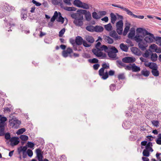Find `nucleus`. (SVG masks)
<instances>
[{"label":"nucleus","mask_w":161,"mask_h":161,"mask_svg":"<svg viewBox=\"0 0 161 161\" xmlns=\"http://www.w3.org/2000/svg\"><path fill=\"white\" fill-rule=\"evenodd\" d=\"M70 16L72 19H74V24L76 26H81L83 25V16L80 14L73 13L70 14Z\"/></svg>","instance_id":"nucleus-1"},{"label":"nucleus","mask_w":161,"mask_h":161,"mask_svg":"<svg viewBox=\"0 0 161 161\" xmlns=\"http://www.w3.org/2000/svg\"><path fill=\"white\" fill-rule=\"evenodd\" d=\"M103 47L104 51L108 53L109 57L113 59H115L117 56L116 53H118V51L115 47L112 46L111 47H108L104 45H103Z\"/></svg>","instance_id":"nucleus-2"},{"label":"nucleus","mask_w":161,"mask_h":161,"mask_svg":"<svg viewBox=\"0 0 161 161\" xmlns=\"http://www.w3.org/2000/svg\"><path fill=\"white\" fill-rule=\"evenodd\" d=\"M102 67L99 70V75L102 76V78L103 80H106L108 77V73L107 71H106L104 73L105 69H108L109 68V65L108 64H107L105 63L102 65Z\"/></svg>","instance_id":"nucleus-3"},{"label":"nucleus","mask_w":161,"mask_h":161,"mask_svg":"<svg viewBox=\"0 0 161 161\" xmlns=\"http://www.w3.org/2000/svg\"><path fill=\"white\" fill-rule=\"evenodd\" d=\"M143 35L144 36H146L144 38L145 41L147 43H152L154 42L155 36L153 34L148 32L146 30L144 31Z\"/></svg>","instance_id":"nucleus-4"},{"label":"nucleus","mask_w":161,"mask_h":161,"mask_svg":"<svg viewBox=\"0 0 161 161\" xmlns=\"http://www.w3.org/2000/svg\"><path fill=\"white\" fill-rule=\"evenodd\" d=\"M116 64L118 67L120 68H121L122 67H124L125 69L127 70H132V66L126 65V64L123 63L120 60H117L116 61Z\"/></svg>","instance_id":"nucleus-5"},{"label":"nucleus","mask_w":161,"mask_h":161,"mask_svg":"<svg viewBox=\"0 0 161 161\" xmlns=\"http://www.w3.org/2000/svg\"><path fill=\"white\" fill-rule=\"evenodd\" d=\"M123 23L122 20H120L117 22L116 24V31L119 35L122 33Z\"/></svg>","instance_id":"nucleus-6"},{"label":"nucleus","mask_w":161,"mask_h":161,"mask_svg":"<svg viewBox=\"0 0 161 161\" xmlns=\"http://www.w3.org/2000/svg\"><path fill=\"white\" fill-rule=\"evenodd\" d=\"M73 52V50L70 47H68L66 50H64L62 52V55L64 58H66L69 56L70 58L72 57L71 54Z\"/></svg>","instance_id":"nucleus-7"},{"label":"nucleus","mask_w":161,"mask_h":161,"mask_svg":"<svg viewBox=\"0 0 161 161\" xmlns=\"http://www.w3.org/2000/svg\"><path fill=\"white\" fill-rule=\"evenodd\" d=\"M9 122L10 125L12 128H17L21 124V122L18 120H15L13 119L9 120Z\"/></svg>","instance_id":"nucleus-8"},{"label":"nucleus","mask_w":161,"mask_h":161,"mask_svg":"<svg viewBox=\"0 0 161 161\" xmlns=\"http://www.w3.org/2000/svg\"><path fill=\"white\" fill-rule=\"evenodd\" d=\"M103 47V45L102 46L101 49H92V52L97 57H101L103 55V53L101 52V51L104 50Z\"/></svg>","instance_id":"nucleus-9"},{"label":"nucleus","mask_w":161,"mask_h":161,"mask_svg":"<svg viewBox=\"0 0 161 161\" xmlns=\"http://www.w3.org/2000/svg\"><path fill=\"white\" fill-rule=\"evenodd\" d=\"M138 46L139 48L142 50L144 51L146 49V48L148 46V45L147 42L143 40V41L138 43Z\"/></svg>","instance_id":"nucleus-10"},{"label":"nucleus","mask_w":161,"mask_h":161,"mask_svg":"<svg viewBox=\"0 0 161 161\" xmlns=\"http://www.w3.org/2000/svg\"><path fill=\"white\" fill-rule=\"evenodd\" d=\"M135 60L136 59L134 58L126 57L122 58V62L123 63H132L134 62Z\"/></svg>","instance_id":"nucleus-11"},{"label":"nucleus","mask_w":161,"mask_h":161,"mask_svg":"<svg viewBox=\"0 0 161 161\" xmlns=\"http://www.w3.org/2000/svg\"><path fill=\"white\" fill-rule=\"evenodd\" d=\"M36 152L38 160L39 161H49L46 159L43 161L42 160V155L41 153V150L40 148H38L36 150Z\"/></svg>","instance_id":"nucleus-12"},{"label":"nucleus","mask_w":161,"mask_h":161,"mask_svg":"<svg viewBox=\"0 0 161 161\" xmlns=\"http://www.w3.org/2000/svg\"><path fill=\"white\" fill-rule=\"evenodd\" d=\"M10 144L12 146L18 145L19 142V138L18 137H14L10 139Z\"/></svg>","instance_id":"nucleus-13"},{"label":"nucleus","mask_w":161,"mask_h":161,"mask_svg":"<svg viewBox=\"0 0 161 161\" xmlns=\"http://www.w3.org/2000/svg\"><path fill=\"white\" fill-rule=\"evenodd\" d=\"M109 35L113 38L115 40H116L120 39V36H119L116 31L113 30L110 32L109 33Z\"/></svg>","instance_id":"nucleus-14"},{"label":"nucleus","mask_w":161,"mask_h":161,"mask_svg":"<svg viewBox=\"0 0 161 161\" xmlns=\"http://www.w3.org/2000/svg\"><path fill=\"white\" fill-rule=\"evenodd\" d=\"M13 8V7H10L7 3L4 4L3 7V9L5 12H10Z\"/></svg>","instance_id":"nucleus-15"},{"label":"nucleus","mask_w":161,"mask_h":161,"mask_svg":"<svg viewBox=\"0 0 161 161\" xmlns=\"http://www.w3.org/2000/svg\"><path fill=\"white\" fill-rule=\"evenodd\" d=\"M127 14L129 15L132 16L135 18H138L140 19H143L144 18L143 15H136L133 14L132 12L128 9Z\"/></svg>","instance_id":"nucleus-16"},{"label":"nucleus","mask_w":161,"mask_h":161,"mask_svg":"<svg viewBox=\"0 0 161 161\" xmlns=\"http://www.w3.org/2000/svg\"><path fill=\"white\" fill-rule=\"evenodd\" d=\"M103 39L106 42L109 44H111L114 42L113 39L109 36H104Z\"/></svg>","instance_id":"nucleus-17"},{"label":"nucleus","mask_w":161,"mask_h":161,"mask_svg":"<svg viewBox=\"0 0 161 161\" xmlns=\"http://www.w3.org/2000/svg\"><path fill=\"white\" fill-rule=\"evenodd\" d=\"M83 41V38L80 36H77L75 38V42L76 45H80L82 44Z\"/></svg>","instance_id":"nucleus-18"},{"label":"nucleus","mask_w":161,"mask_h":161,"mask_svg":"<svg viewBox=\"0 0 161 161\" xmlns=\"http://www.w3.org/2000/svg\"><path fill=\"white\" fill-rule=\"evenodd\" d=\"M131 50L132 52L136 55L139 56L141 54L140 51L136 47H133L131 48Z\"/></svg>","instance_id":"nucleus-19"},{"label":"nucleus","mask_w":161,"mask_h":161,"mask_svg":"<svg viewBox=\"0 0 161 161\" xmlns=\"http://www.w3.org/2000/svg\"><path fill=\"white\" fill-rule=\"evenodd\" d=\"M27 11L26 9H22L21 16L22 19H23L24 20H25L26 19L27 16Z\"/></svg>","instance_id":"nucleus-20"},{"label":"nucleus","mask_w":161,"mask_h":161,"mask_svg":"<svg viewBox=\"0 0 161 161\" xmlns=\"http://www.w3.org/2000/svg\"><path fill=\"white\" fill-rule=\"evenodd\" d=\"M152 53V52L150 49L147 50L145 53L142 54V56L146 58H148L150 55H151Z\"/></svg>","instance_id":"nucleus-21"},{"label":"nucleus","mask_w":161,"mask_h":161,"mask_svg":"<svg viewBox=\"0 0 161 161\" xmlns=\"http://www.w3.org/2000/svg\"><path fill=\"white\" fill-rule=\"evenodd\" d=\"M85 39L87 41L90 43H93L94 41V38L91 36L89 35L86 36L85 37Z\"/></svg>","instance_id":"nucleus-22"},{"label":"nucleus","mask_w":161,"mask_h":161,"mask_svg":"<svg viewBox=\"0 0 161 161\" xmlns=\"http://www.w3.org/2000/svg\"><path fill=\"white\" fill-rule=\"evenodd\" d=\"M27 145L22 147L20 146L18 148V151L19 154H20L22 152H26L27 149Z\"/></svg>","instance_id":"nucleus-23"},{"label":"nucleus","mask_w":161,"mask_h":161,"mask_svg":"<svg viewBox=\"0 0 161 161\" xmlns=\"http://www.w3.org/2000/svg\"><path fill=\"white\" fill-rule=\"evenodd\" d=\"M7 120V119L6 117H1L0 119V127H2L4 126V123Z\"/></svg>","instance_id":"nucleus-24"},{"label":"nucleus","mask_w":161,"mask_h":161,"mask_svg":"<svg viewBox=\"0 0 161 161\" xmlns=\"http://www.w3.org/2000/svg\"><path fill=\"white\" fill-rule=\"evenodd\" d=\"M85 17L86 21H90L92 19L91 15L90 12L87 11V13L85 14Z\"/></svg>","instance_id":"nucleus-25"},{"label":"nucleus","mask_w":161,"mask_h":161,"mask_svg":"<svg viewBox=\"0 0 161 161\" xmlns=\"http://www.w3.org/2000/svg\"><path fill=\"white\" fill-rule=\"evenodd\" d=\"M103 28L100 26H96L94 27V31L97 32H101L103 31Z\"/></svg>","instance_id":"nucleus-26"},{"label":"nucleus","mask_w":161,"mask_h":161,"mask_svg":"<svg viewBox=\"0 0 161 161\" xmlns=\"http://www.w3.org/2000/svg\"><path fill=\"white\" fill-rule=\"evenodd\" d=\"M130 26V24H128L127 25H125L123 32V35L124 36H125L128 31H129Z\"/></svg>","instance_id":"nucleus-27"},{"label":"nucleus","mask_w":161,"mask_h":161,"mask_svg":"<svg viewBox=\"0 0 161 161\" xmlns=\"http://www.w3.org/2000/svg\"><path fill=\"white\" fill-rule=\"evenodd\" d=\"M110 16L111 19V22L113 24H114L117 19V17L116 16L112 13H110Z\"/></svg>","instance_id":"nucleus-28"},{"label":"nucleus","mask_w":161,"mask_h":161,"mask_svg":"<svg viewBox=\"0 0 161 161\" xmlns=\"http://www.w3.org/2000/svg\"><path fill=\"white\" fill-rule=\"evenodd\" d=\"M121 50L125 52H127L128 49V47L124 43H121L119 46Z\"/></svg>","instance_id":"nucleus-29"},{"label":"nucleus","mask_w":161,"mask_h":161,"mask_svg":"<svg viewBox=\"0 0 161 161\" xmlns=\"http://www.w3.org/2000/svg\"><path fill=\"white\" fill-rule=\"evenodd\" d=\"M142 75L145 77H148L149 76L150 72L146 69H144L141 71Z\"/></svg>","instance_id":"nucleus-30"},{"label":"nucleus","mask_w":161,"mask_h":161,"mask_svg":"<svg viewBox=\"0 0 161 161\" xmlns=\"http://www.w3.org/2000/svg\"><path fill=\"white\" fill-rule=\"evenodd\" d=\"M132 70L135 72H139L140 70V68L139 67L136 66L135 64L132 65Z\"/></svg>","instance_id":"nucleus-31"},{"label":"nucleus","mask_w":161,"mask_h":161,"mask_svg":"<svg viewBox=\"0 0 161 161\" xmlns=\"http://www.w3.org/2000/svg\"><path fill=\"white\" fill-rule=\"evenodd\" d=\"M58 19L57 21L58 22H61L62 24L64 23V18L62 16V14L61 13L58 12Z\"/></svg>","instance_id":"nucleus-32"},{"label":"nucleus","mask_w":161,"mask_h":161,"mask_svg":"<svg viewBox=\"0 0 161 161\" xmlns=\"http://www.w3.org/2000/svg\"><path fill=\"white\" fill-rule=\"evenodd\" d=\"M154 42H156V43L159 46H161V37L159 36L155 37Z\"/></svg>","instance_id":"nucleus-33"},{"label":"nucleus","mask_w":161,"mask_h":161,"mask_svg":"<svg viewBox=\"0 0 161 161\" xmlns=\"http://www.w3.org/2000/svg\"><path fill=\"white\" fill-rule=\"evenodd\" d=\"M104 27L105 29L108 31H110L112 30V26L110 23L104 25Z\"/></svg>","instance_id":"nucleus-34"},{"label":"nucleus","mask_w":161,"mask_h":161,"mask_svg":"<svg viewBox=\"0 0 161 161\" xmlns=\"http://www.w3.org/2000/svg\"><path fill=\"white\" fill-rule=\"evenodd\" d=\"M151 56V59L152 61L155 62L157 60L158 56L156 53H152Z\"/></svg>","instance_id":"nucleus-35"},{"label":"nucleus","mask_w":161,"mask_h":161,"mask_svg":"<svg viewBox=\"0 0 161 161\" xmlns=\"http://www.w3.org/2000/svg\"><path fill=\"white\" fill-rule=\"evenodd\" d=\"M151 72L153 75L155 76H158L159 75V73L158 70V68L153 69L151 71Z\"/></svg>","instance_id":"nucleus-36"},{"label":"nucleus","mask_w":161,"mask_h":161,"mask_svg":"<svg viewBox=\"0 0 161 161\" xmlns=\"http://www.w3.org/2000/svg\"><path fill=\"white\" fill-rule=\"evenodd\" d=\"M112 6L114 7H117V8H120L121 9H122L123 10L126 12V13H127V12L128 10V8H124L123 7L121 6H120V5H119L113 4L112 5Z\"/></svg>","instance_id":"nucleus-37"},{"label":"nucleus","mask_w":161,"mask_h":161,"mask_svg":"<svg viewBox=\"0 0 161 161\" xmlns=\"http://www.w3.org/2000/svg\"><path fill=\"white\" fill-rule=\"evenodd\" d=\"M58 17V13L57 11H55L53 16L51 18V22L54 21Z\"/></svg>","instance_id":"nucleus-38"},{"label":"nucleus","mask_w":161,"mask_h":161,"mask_svg":"<svg viewBox=\"0 0 161 161\" xmlns=\"http://www.w3.org/2000/svg\"><path fill=\"white\" fill-rule=\"evenodd\" d=\"M143 37L142 36H136L135 37V39L136 42H140L143 41Z\"/></svg>","instance_id":"nucleus-39"},{"label":"nucleus","mask_w":161,"mask_h":161,"mask_svg":"<svg viewBox=\"0 0 161 161\" xmlns=\"http://www.w3.org/2000/svg\"><path fill=\"white\" fill-rule=\"evenodd\" d=\"M129 122L125 121L122 125V126L125 129H128L130 127V124Z\"/></svg>","instance_id":"nucleus-40"},{"label":"nucleus","mask_w":161,"mask_h":161,"mask_svg":"<svg viewBox=\"0 0 161 161\" xmlns=\"http://www.w3.org/2000/svg\"><path fill=\"white\" fill-rule=\"evenodd\" d=\"M82 2L80 0H75L74 4L77 7H80Z\"/></svg>","instance_id":"nucleus-41"},{"label":"nucleus","mask_w":161,"mask_h":161,"mask_svg":"<svg viewBox=\"0 0 161 161\" xmlns=\"http://www.w3.org/2000/svg\"><path fill=\"white\" fill-rule=\"evenodd\" d=\"M64 8L65 10L69 11H75L76 10V8L74 7H68L66 6Z\"/></svg>","instance_id":"nucleus-42"},{"label":"nucleus","mask_w":161,"mask_h":161,"mask_svg":"<svg viewBox=\"0 0 161 161\" xmlns=\"http://www.w3.org/2000/svg\"><path fill=\"white\" fill-rule=\"evenodd\" d=\"M86 29L89 31L93 32L94 31V26L92 25L87 26L86 27Z\"/></svg>","instance_id":"nucleus-43"},{"label":"nucleus","mask_w":161,"mask_h":161,"mask_svg":"<svg viewBox=\"0 0 161 161\" xmlns=\"http://www.w3.org/2000/svg\"><path fill=\"white\" fill-rule=\"evenodd\" d=\"M149 68L152 70L156 68H158L157 64L153 62L151 63V64L150 65Z\"/></svg>","instance_id":"nucleus-44"},{"label":"nucleus","mask_w":161,"mask_h":161,"mask_svg":"<svg viewBox=\"0 0 161 161\" xmlns=\"http://www.w3.org/2000/svg\"><path fill=\"white\" fill-rule=\"evenodd\" d=\"M80 8H81L86 9H87L89 8V7L88 4L82 2V4H81Z\"/></svg>","instance_id":"nucleus-45"},{"label":"nucleus","mask_w":161,"mask_h":161,"mask_svg":"<svg viewBox=\"0 0 161 161\" xmlns=\"http://www.w3.org/2000/svg\"><path fill=\"white\" fill-rule=\"evenodd\" d=\"M135 34V30H131L129 33L128 36L129 38L133 37Z\"/></svg>","instance_id":"nucleus-46"},{"label":"nucleus","mask_w":161,"mask_h":161,"mask_svg":"<svg viewBox=\"0 0 161 161\" xmlns=\"http://www.w3.org/2000/svg\"><path fill=\"white\" fill-rule=\"evenodd\" d=\"M92 16L93 18L95 19H98L100 18V16L98 15L96 12H93L92 13Z\"/></svg>","instance_id":"nucleus-47"},{"label":"nucleus","mask_w":161,"mask_h":161,"mask_svg":"<svg viewBox=\"0 0 161 161\" xmlns=\"http://www.w3.org/2000/svg\"><path fill=\"white\" fill-rule=\"evenodd\" d=\"M142 154L143 155V156L148 157L149 155V152L148 151V150L145 149H144L143 151Z\"/></svg>","instance_id":"nucleus-48"},{"label":"nucleus","mask_w":161,"mask_h":161,"mask_svg":"<svg viewBox=\"0 0 161 161\" xmlns=\"http://www.w3.org/2000/svg\"><path fill=\"white\" fill-rule=\"evenodd\" d=\"M25 130L26 129L25 128H22L18 130L16 133L17 135H20L23 133Z\"/></svg>","instance_id":"nucleus-49"},{"label":"nucleus","mask_w":161,"mask_h":161,"mask_svg":"<svg viewBox=\"0 0 161 161\" xmlns=\"http://www.w3.org/2000/svg\"><path fill=\"white\" fill-rule=\"evenodd\" d=\"M19 138L20 139L23 141H26L28 140V136L25 135H21Z\"/></svg>","instance_id":"nucleus-50"},{"label":"nucleus","mask_w":161,"mask_h":161,"mask_svg":"<svg viewBox=\"0 0 161 161\" xmlns=\"http://www.w3.org/2000/svg\"><path fill=\"white\" fill-rule=\"evenodd\" d=\"M157 46L154 44H153L150 46V48L153 51V52H155V51L157 50Z\"/></svg>","instance_id":"nucleus-51"},{"label":"nucleus","mask_w":161,"mask_h":161,"mask_svg":"<svg viewBox=\"0 0 161 161\" xmlns=\"http://www.w3.org/2000/svg\"><path fill=\"white\" fill-rule=\"evenodd\" d=\"M87 11L85 10H82V9H78L77 11V14H81L85 15L86 13H87Z\"/></svg>","instance_id":"nucleus-52"},{"label":"nucleus","mask_w":161,"mask_h":161,"mask_svg":"<svg viewBox=\"0 0 161 161\" xmlns=\"http://www.w3.org/2000/svg\"><path fill=\"white\" fill-rule=\"evenodd\" d=\"M152 124L156 127L159 126V122L158 120H152L151 121Z\"/></svg>","instance_id":"nucleus-53"},{"label":"nucleus","mask_w":161,"mask_h":161,"mask_svg":"<svg viewBox=\"0 0 161 161\" xmlns=\"http://www.w3.org/2000/svg\"><path fill=\"white\" fill-rule=\"evenodd\" d=\"M4 126L2 127H0V136H3L4 135Z\"/></svg>","instance_id":"nucleus-54"},{"label":"nucleus","mask_w":161,"mask_h":161,"mask_svg":"<svg viewBox=\"0 0 161 161\" xmlns=\"http://www.w3.org/2000/svg\"><path fill=\"white\" fill-rule=\"evenodd\" d=\"M88 61L89 62L91 63H97L98 62V60L96 58L89 59Z\"/></svg>","instance_id":"nucleus-55"},{"label":"nucleus","mask_w":161,"mask_h":161,"mask_svg":"<svg viewBox=\"0 0 161 161\" xmlns=\"http://www.w3.org/2000/svg\"><path fill=\"white\" fill-rule=\"evenodd\" d=\"M27 145L28 147L32 148L34 146L35 144L33 142H28L27 143Z\"/></svg>","instance_id":"nucleus-56"},{"label":"nucleus","mask_w":161,"mask_h":161,"mask_svg":"<svg viewBox=\"0 0 161 161\" xmlns=\"http://www.w3.org/2000/svg\"><path fill=\"white\" fill-rule=\"evenodd\" d=\"M118 78L119 80H124L125 78L124 73H121L118 75Z\"/></svg>","instance_id":"nucleus-57"},{"label":"nucleus","mask_w":161,"mask_h":161,"mask_svg":"<svg viewBox=\"0 0 161 161\" xmlns=\"http://www.w3.org/2000/svg\"><path fill=\"white\" fill-rule=\"evenodd\" d=\"M65 31V29L64 28L62 29L59 33V36L62 37Z\"/></svg>","instance_id":"nucleus-58"},{"label":"nucleus","mask_w":161,"mask_h":161,"mask_svg":"<svg viewBox=\"0 0 161 161\" xmlns=\"http://www.w3.org/2000/svg\"><path fill=\"white\" fill-rule=\"evenodd\" d=\"M152 146V143L151 142H148L147 144L146 145V149L148 150Z\"/></svg>","instance_id":"nucleus-59"},{"label":"nucleus","mask_w":161,"mask_h":161,"mask_svg":"<svg viewBox=\"0 0 161 161\" xmlns=\"http://www.w3.org/2000/svg\"><path fill=\"white\" fill-rule=\"evenodd\" d=\"M27 154L28 156L30 157H31L32 156L33 153L32 151L30 149H28L27 151Z\"/></svg>","instance_id":"nucleus-60"},{"label":"nucleus","mask_w":161,"mask_h":161,"mask_svg":"<svg viewBox=\"0 0 161 161\" xmlns=\"http://www.w3.org/2000/svg\"><path fill=\"white\" fill-rule=\"evenodd\" d=\"M32 2L36 6H40L42 5L41 3H40L37 2L35 0H32Z\"/></svg>","instance_id":"nucleus-61"},{"label":"nucleus","mask_w":161,"mask_h":161,"mask_svg":"<svg viewBox=\"0 0 161 161\" xmlns=\"http://www.w3.org/2000/svg\"><path fill=\"white\" fill-rule=\"evenodd\" d=\"M5 138L6 140H9L10 139L11 137L9 133L7 132L5 135Z\"/></svg>","instance_id":"nucleus-62"},{"label":"nucleus","mask_w":161,"mask_h":161,"mask_svg":"<svg viewBox=\"0 0 161 161\" xmlns=\"http://www.w3.org/2000/svg\"><path fill=\"white\" fill-rule=\"evenodd\" d=\"M116 88V86L114 84H112L110 86V89L111 91H114Z\"/></svg>","instance_id":"nucleus-63"},{"label":"nucleus","mask_w":161,"mask_h":161,"mask_svg":"<svg viewBox=\"0 0 161 161\" xmlns=\"http://www.w3.org/2000/svg\"><path fill=\"white\" fill-rule=\"evenodd\" d=\"M106 12L105 11H100L99 12V15L100 16V18L102 16H104L106 14Z\"/></svg>","instance_id":"nucleus-64"}]
</instances>
